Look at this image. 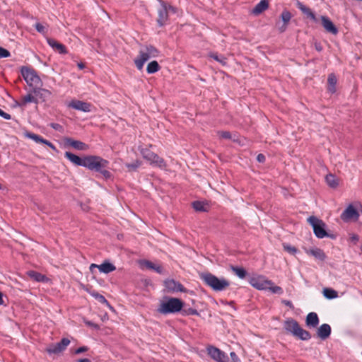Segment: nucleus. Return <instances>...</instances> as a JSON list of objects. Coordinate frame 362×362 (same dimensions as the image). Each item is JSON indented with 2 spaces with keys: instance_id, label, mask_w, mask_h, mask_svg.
<instances>
[{
  "instance_id": "f257e3e1",
  "label": "nucleus",
  "mask_w": 362,
  "mask_h": 362,
  "mask_svg": "<svg viewBox=\"0 0 362 362\" xmlns=\"http://www.w3.org/2000/svg\"><path fill=\"white\" fill-rule=\"evenodd\" d=\"M158 50L152 45L142 46L139 52V55L134 59V64L139 70H141L144 64L151 58L157 57Z\"/></svg>"
},
{
  "instance_id": "f03ea898",
  "label": "nucleus",
  "mask_w": 362,
  "mask_h": 362,
  "mask_svg": "<svg viewBox=\"0 0 362 362\" xmlns=\"http://www.w3.org/2000/svg\"><path fill=\"white\" fill-rule=\"evenodd\" d=\"M202 280L215 291H221L226 290L229 286L230 282L224 278H218L211 273H203L200 275Z\"/></svg>"
},
{
  "instance_id": "7ed1b4c3",
  "label": "nucleus",
  "mask_w": 362,
  "mask_h": 362,
  "mask_svg": "<svg viewBox=\"0 0 362 362\" xmlns=\"http://www.w3.org/2000/svg\"><path fill=\"white\" fill-rule=\"evenodd\" d=\"M284 328L286 332L291 334L301 340H308L311 338L310 334L301 328L298 322L293 318H288L284 321Z\"/></svg>"
},
{
  "instance_id": "20e7f679",
  "label": "nucleus",
  "mask_w": 362,
  "mask_h": 362,
  "mask_svg": "<svg viewBox=\"0 0 362 362\" xmlns=\"http://www.w3.org/2000/svg\"><path fill=\"white\" fill-rule=\"evenodd\" d=\"M182 307L183 303L179 298H168L160 303L158 312L165 315L175 313L180 311Z\"/></svg>"
},
{
  "instance_id": "39448f33",
  "label": "nucleus",
  "mask_w": 362,
  "mask_h": 362,
  "mask_svg": "<svg viewBox=\"0 0 362 362\" xmlns=\"http://www.w3.org/2000/svg\"><path fill=\"white\" fill-rule=\"evenodd\" d=\"M21 74L27 84L33 90L42 85V81L34 69L23 66L21 68Z\"/></svg>"
},
{
  "instance_id": "423d86ee",
  "label": "nucleus",
  "mask_w": 362,
  "mask_h": 362,
  "mask_svg": "<svg viewBox=\"0 0 362 362\" xmlns=\"http://www.w3.org/2000/svg\"><path fill=\"white\" fill-rule=\"evenodd\" d=\"M109 162L100 156H85L84 167L96 172L101 170V168H106Z\"/></svg>"
},
{
  "instance_id": "0eeeda50",
  "label": "nucleus",
  "mask_w": 362,
  "mask_h": 362,
  "mask_svg": "<svg viewBox=\"0 0 362 362\" xmlns=\"http://www.w3.org/2000/svg\"><path fill=\"white\" fill-rule=\"evenodd\" d=\"M308 222L312 226L314 233L318 238L328 236L325 230L326 225L322 220L315 216H310L308 218Z\"/></svg>"
},
{
  "instance_id": "6e6552de",
  "label": "nucleus",
  "mask_w": 362,
  "mask_h": 362,
  "mask_svg": "<svg viewBox=\"0 0 362 362\" xmlns=\"http://www.w3.org/2000/svg\"><path fill=\"white\" fill-rule=\"evenodd\" d=\"M141 153L143 158L148 160L151 165H153L160 168H165L166 167L165 160L148 149L142 148L141 150Z\"/></svg>"
},
{
  "instance_id": "1a4fd4ad",
  "label": "nucleus",
  "mask_w": 362,
  "mask_h": 362,
  "mask_svg": "<svg viewBox=\"0 0 362 362\" xmlns=\"http://www.w3.org/2000/svg\"><path fill=\"white\" fill-rule=\"evenodd\" d=\"M160 7L158 10V19L157 23L159 26L164 25L168 20V12H175V8L170 6L168 5L165 2L162 0H159Z\"/></svg>"
},
{
  "instance_id": "9d476101",
  "label": "nucleus",
  "mask_w": 362,
  "mask_h": 362,
  "mask_svg": "<svg viewBox=\"0 0 362 362\" xmlns=\"http://www.w3.org/2000/svg\"><path fill=\"white\" fill-rule=\"evenodd\" d=\"M249 283L258 290H267L268 286L272 284V281L266 279L264 276L259 275L251 277Z\"/></svg>"
},
{
  "instance_id": "9b49d317",
  "label": "nucleus",
  "mask_w": 362,
  "mask_h": 362,
  "mask_svg": "<svg viewBox=\"0 0 362 362\" xmlns=\"http://www.w3.org/2000/svg\"><path fill=\"white\" fill-rule=\"evenodd\" d=\"M359 218V213L352 204H349L341 214V218L344 222L356 221Z\"/></svg>"
},
{
  "instance_id": "f8f14e48",
  "label": "nucleus",
  "mask_w": 362,
  "mask_h": 362,
  "mask_svg": "<svg viewBox=\"0 0 362 362\" xmlns=\"http://www.w3.org/2000/svg\"><path fill=\"white\" fill-rule=\"evenodd\" d=\"M208 354L211 358L217 362H228V358L227 355L219 349L214 346H209L207 349Z\"/></svg>"
},
{
  "instance_id": "ddd939ff",
  "label": "nucleus",
  "mask_w": 362,
  "mask_h": 362,
  "mask_svg": "<svg viewBox=\"0 0 362 362\" xmlns=\"http://www.w3.org/2000/svg\"><path fill=\"white\" fill-rule=\"evenodd\" d=\"M98 268L101 273L109 274L116 269L114 264L109 262H104L103 264L98 265L96 264H91L89 269L91 273L94 272V269Z\"/></svg>"
},
{
  "instance_id": "4468645a",
  "label": "nucleus",
  "mask_w": 362,
  "mask_h": 362,
  "mask_svg": "<svg viewBox=\"0 0 362 362\" xmlns=\"http://www.w3.org/2000/svg\"><path fill=\"white\" fill-rule=\"evenodd\" d=\"M164 286L169 292H183L185 291L184 286L174 279H167L164 281Z\"/></svg>"
},
{
  "instance_id": "2eb2a0df",
  "label": "nucleus",
  "mask_w": 362,
  "mask_h": 362,
  "mask_svg": "<svg viewBox=\"0 0 362 362\" xmlns=\"http://www.w3.org/2000/svg\"><path fill=\"white\" fill-rule=\"evenodd\" d=\"M69 107L84 112H89L91 110V105L90 103L77 100H72L69 104Z\"/></svg>"
},
{
  "instance_id": "dca6fc26",
  "label": "nucleus",
  "mask_w": 362,
  "mask_h": 362,
  "mask_svg": "<svg viewBox=\"0 0 362 362\" xmlns=\"http://www.w3.org/2000/svg\"><path fill=\"white\" fill-rule=\"evenodd\" d=\"M320 18L322 25L327 32L332 33L333 35H337L338 33L337 28L334 25V23L327 16H322Z\"/></svg>"
},
{
  "instance_id": "f3484780",
  "label": "nucleus",
  "mask_w": 362,
  "mask_h": 362,
  "mask_svg": "<svg viewBox=\"0 0 362 362\" xmlns=\"http://www.w3.org/2000/svg\"><path fill=\"white\" fill-rule=\"evenodd\" d=\"M25 136L33 140L36 143H41V144H45V145L48 146L49 147H50L52 149H53L54 151L57 150L56 147L50 141L43 139L42 136H40L37 134L28 132L25 134Z\"/></svg>"
},
{
  "instance_id": "a211bd4d",
  "label": "nucleus",
  "mask_w": 362,
  "mask_h": 362,
  "mask_svg": "<svg viewBox=\"0 0 362 362\" xmlns=\"http://www.w3.org/2000/svg\"><path fill=\"white\" fill-rule=\"evenodd\" d=\"M65 144L80 151H86L88 149V146L86 144L71 138L65 139Z\"/></svg>"
},
{
  "instance_id": "6ab92c4d",
  "label": "nucleus",
  "mask_w": 362,
  "mask_h": 362,
  "mask_svg": "<svg viewBox=\"0 0 362 362\" xmlns=\"http://www.w3.org/2000/svg\"><path fill=\"white\" fill-rule=\"evenodd\" d=\"M331 334V327L328 324H322L317 330V334L321 339H326Z\"/></svg>"
},
{
  "instance_id": "aec40b11",
  "label": "nucleus",
  "mask_w": 362,
  "mask_h": 362,
  "mask_svg": "<svg viewBox=\"0 0 362 362\" xmlns=\"http://www.w3.org/2000/svg\"><path fill=\"white\" fill-rule=\"evenodd\" d=\"M47 42L48 45L56 52L59 54H65L66 53V49L65 46L59 42L56 41L52 38H47Z\"/></svg>"
},
{
  "instance_id": "412c9836",
  "label": "nucleus",
  "mask_w": 362,
  "mask_h": 362,
  "mask_svg": "<svg viewBox=\"0 0 362 362\" xmlns=\"http://www.w3.org/2000/svg\"><path fill=\"white\" fill-rule=\"evenodd\" d=\"M141 267L144 269L155 270L158 274H162L163 268L160 265H157L148 260H142L140 262Z\"/></svg>"
},
{
  "instance_id": "4be33fe9",
  "label": "nucleus",
  "mask_w": 362,
  "mask_h": 362,
  "mask_svg": "<svg viewBox=\"0 0 362 362\" xmlns=\"http://www.w3.org/2000/svg\"><path fill=\"white\" fill-rule=\"evenodd\" d=\"M65 157L69 160L72 163L78 166H83L85 163V157L80 158L79 156L71 153L66 152Z\"/></svg>"
},
{
  "instance_id": "5701e85b",
  "label": "nucleus",
  "mask_w": 362,
  "mask_h": 362,
  "mask_svg": "<svg viewBox=\"0 0 362 362\" xmlns=\"http://www.w3.org/2000/svg\"><path fill=\"white\" fill-rule=\"evenodd\" d=\"M297 7L308 18H310L312 21L317 23L318 21L314 13L311 11L310 8L305 6L300 1H297L296 3Z\"/></svg>"
},
{
  "instance_id": "b1692460",
  "label": "nucleus",
  "mask_w": 362,
  "mask_h": 362,
  "mask_svg": "<svg viewBox=\"0 0 362 362\" xmlns=\"http://www.w3.org/2000/svg\"><path fill=\"white\" fill-rule=\"evenodd\" d=\"M306 325L309 327H316L319 324V318L315 313H310L305 320Z\"/></svg>"
},
{
  "instance_id": "393cba45",
  "label": "nucleus",
  "mask_w": 362,
  "mask_h": 362,
  "mask_svg": "<svg viewBox=\"0 0 362 362\" xmlns=\"http://www.w3.org/2000/svg\"><path fill=\"white\" fill-rule=\"evenodd\" d=\"M269 7L268 0H261L252 9V13L255 15H259Z\"/></svg>"
},
{
  "instance_id": "a878e982",
  "label": "nucleus",
  "mask_w": 362,
  "mask_h": 362,
  "mask_svg": "<svg viewBox=\"0 0 362 362\" xmlns=\"http://www.w3.org/2000/svg\"><path fill=\"white\" fill-rule=\"evenodd\" d=\"M291 13L290 11L287 10L283 11V12L281 14V20L284 22V25L279 28V30L281 33H283L286 30L287 28V24L289 23L290 20L291 19Z\"/></svg>"
},
{
  "instance_id": "bb28decb",
  "label": "nucleus",
  "mask_w": 362,
  "mask_h": 362,
  "mask_svg": "<svg viewBox=\"0 0 362 362\" xmlns=\"http://www.w3.org/2000/svg\"><path fill=\"white\" fill-rule=\"evenodd\" d=\"M27 275L37 282H44L47 280V278L45 275L33 270L28 271Z\"/></svg>"
},
{
  "instance_id": "cd10ccee",
  "label": "nucleus",
  "mask_w": 362,
  "mask_h": 362,
  "mask_svg": "<svg viewBox=\"0 0 362 362\" xmlns=\"http://www.w3.org/2000/svg\"><path fill=\"white\" fill-rule=\"evenodd\" d=\"M306 252L308 255L313 256L315 258H316L317 259L324 260L325 259V254L321 249L313 248V249L307 250Z\"/></svg>"
},
{
  "instance_id": "c85d7f7f",
  "label": "nucleus",
  "mask_w": 362,
  "mask_h": 362,
  "mask_svg": "<svg viewBox=\"0 0 362 362\" xmlns=\"http://www.w3.org/2000/svg\"><path fill=\"white\" fill-rule=\"evenodd\" d=\"M327 82H328V88H327L328 91L332 93H334L336 91V88H335V86L337 83L336 76L333 74H329L328 76Z\"/></svg>"
},
{
  "instance_id": "c756f323",
  "label": "nucleus",
  "mask_w": 362,
  "mask_h": 362,
  "mask_svg": "<svg viewBox=\"0 0 362 362\" xmlns=\"http://www.w3.org/2000/svg\"><path fill=\"white\" fill-rule=\"evenodd\" d=\"M325 180L327 184L332 188H336L339 185L337 178L332 174L327 175L325 177Z\"/></svg>"
},
{
  "instance_id": "7c9ffc66",
  "label": "nucleus",
  "mask_w": 362,
  "mask_h": 362,
  "mask_svg": "<svg viewBox=\"0 0 362 362\" xmlns=\"http://www.w3.org/2000/svg\"><path fill=\"white\" fill-rule=\"evenodd\" d=\"M64 350V348L62 347V345L60 342L57 343L55 344H51L47 349V351L52 354H59Z\"/></svg>"
},
{
  "instance_id": "2f4dec72",
  "label": "nucleus",
  "mask_w": 362,
  "mask_h": 362,
  "mask_svg": "<svg viewBox=\"0 0 362 362\" xmlns=\"http://www.w3.org/2000/svg\"><path fill=\"white\" fill-rule=\"evenodd\" d=\"M323 296L327 299H334L338 297V293L329 288H325L322 291Z\"/></svg>"
},
{
  "instance_id": "473e14b6",
  "label": "nucleus",
  "mask_w": 362,
  "mask_h": 362,
  "mask_svg": "<svg viewBox=\"0 0 362 362\" xmlns=\"http://www.w3.org/2000/svg\"><path fill=\"white\" fill-rule=\"evenodd\" d=\"M160 66L156 61H152L147 65L146 71L148 74H154L160 70Z\"/></svg>"
},
{
  "instance_id": "72a5a7b5",
  "label": "nucleus",
  "mask_w": 362,
  "mask_h": 362,
  "mask_svg": "<svg viewBox=\"0 0 362 362\" xmlns=\"http://www.w3.org/2000/svg\"><path fill=\"white\" fill-rule=\"evenodd\" d=\"M230 269L240 279H244L247 275L246 270L243 267L231 266Z\"/></svg>"
},
{
  "instance_id": "f704fd0d",
  "label": "nucleus",
  "mask_w": 362,
  "mask_h": 362,
  "mask_svg": "<svg viewBox=\"0 0 362 362\" xmlns=\"http://www.w3.org/2000/svg\"><path fill=\"white\" fill-rule=\"evenodd\" d=\"M33 93L37 95L40 96L41 98L45 99L46 98L49 97L51 95L50 91L46 89H40L38 88H35L33 90Z\"/></svg>"
},
{
  "instance_id": "c9c22d12",
  "label": "nucleus",
  "mask_w": 362,
  "mask_h": 362,
  "mask_svg": "<svg viewBox=\"0 0 362 362\" xmlns=\"http://www.w3.org/2000/svg\"><path fill=\"white\" fill-rule=\"evenodd\" d=\"M28 103H37L38 101L35 97H34L31 94H28L22 98L21 105H25Z\"/></svg>"
},
{
  "instance_id": "e433bc0d",
  "label": "nucleus",
  "mask_w": 362,
  "mask_h": 362,
  "mask_svg": "<svg viewBox=\"0 0 362 362\" xmlns=\"http://www.w3.org/2000/svg\"><path fill=\"white\" fill-rule=\"evenodd\" d=\"M267 290H269L273 293H277L279 295H281L284 293L282 288L275 286L272 281V284L268 286Z\"/></svg>"
},
{
  "instance_id": "4c0bfd02",
  "label": "nucleus",
  "mask_w": 362,
  "mask_h": 362,
  "mask_svg": "<svg viewBox=\"0 0 362 362\" xmlns=\"http://www.w3.org/2000/svg\"><path fill=\"white\" fill-rule=\"evenodd\" d=\"M192 206L197 211H205L206 210L205 204L202 202H194Z\"/></svg>"
},
{
  "instance_id": "58836bf2",
  "label": "nucleus",
  "mask_w": 362,
  "mask_h": 362,
  "mask_svg": "<svg viewBox=\"0 0 362 362\" xmlns=\"http://www.w3.org/2000/svg\"><path fill=\"white\" fill-rule=\"evenodd\" d=\"M141 165V162L139 160H136L132 163H127L126 167L129 169V171H133L136 170Z\"/></svg>"
},
{
  "instance_id": "ea45409f",
  "label": "nucleus",
  "mask_w": 362,
  "mask_h": 362,
  "mask_svg": "<svg viewBox=\"0 0 362 362\" xmlns=\"http://www.w3.org/2000/svg\"><path fill=\"white\" fill-rule=\"evenodd\" d=\"M283 247L285 251H286L291 255H295L298 251L296 247L291 246L287 243H283Z\"/></svg>"
},
{
  "instance_id": "a19ab883",
  "label": "nucleus",
  "mask_w": 362,
  "mask_h": 362,
  "mask_svg": "<svg viewBox=\"0 0 362 362\" xmlns=\"http://www.w3.org/2000/svg\"><path fill=\"white\" fill-rule=\"evenodd\" d=\"M211 57H213L215 60L222 64L223 65H225L226 64V59L223 57H219L218 55L215 54H211Z\"/></svg>"
},
{
  "instance_id": "79ce46f5",
  "label": "nucleus",
  "mask_w": 362,
  "mask_h": 362,
  "mask_svg": "<svg viewBox=\"0 0 362 362\" xmlns=\"http://www.w3.org/2000/svg\"><path fill=\"white\" fill-rule=\"evenodd\" d=\"M35 27L36 30L40 33L45 34L47 31L46 28L42 24H41L40 23H37L35 25Z\"/></svg>"
},
{
  "instance_id": "37998d69",
  "label": "nucleus",
  "mask_w": 362,
  "mask_h": 362,
  "mask_svg": "<svg viewBox=\"0 0 362 362\" xmlns=\"http://www.w3.org/2000/svg\"><path fill=\"white\" fill-rule=\"evenodd\" d=\"M218 134L222 139H231V135L229 132H218Z\"/></svg>"
},
{
  "instance_id": "c03bdc74",
  "label": "nucleus",
  "mask_w": 362,
  "mask_h": 362,
  "mask_svg": "<svg viewBox=\"0 0 362 362\" xmlns=\"http://www.w3.org/2000/svg\"><path fill=\"white\" fill-rule=\"evenodd\" d=\"M9 56L10 52L7 49L0 47V57H8Z\"/></svg>"
},
{
  "instance_id": "a18cd8bd",
  "label": "nucleus",
  "mask_w": 362,
  "mask_h": 362,
  "mask_svg": "<svg viewBox=\"0 0 362 362\" xmlns=\"http://www.w3.org/2000/svg\"><path fill=\"white\" fill-rule=\"evenodd\" d=\"M98 172H100L105 178H109L111 176V173L105 168H101V170H99Z\"/></svg>"
},
{
  "instance_id": "49530a36",
  "label": "nucleus",
  "mask_w": 362,
  "mask_h": 362,
  "mask_svg": "<svg viewBox=\"0 0 362 362\" xmlns=\"http://www.w3.org/2000/svg\"><path fill=\"white\" fill-rule=\"evenodd\" d=\"M60 344L62 345V347L65 349L66 346L70 344V340L66 338H63L61 340Z\"/></svg>"
},
{
  "instance_id": "de8ad7c7",
  "label": "nucleus",
  "mask_w": 362,
  "mask_h": 362,
  "mask_svg": "<svg viewBox=\"0 0 362 362\" xmlns=\"http://www.w3.org/2000/svg\"><path fill=\"white\" fill-rule=\"evenodd\" d=\"M0 116L5 119H10L11 118L9 114L4 112L1 109H0Z\"/></svg>"
},
{
  "instance_id": "09e8293b",
  "label": "nucleus",
  "mask_w": 362,
  "mask_h": 362,
  "mask_svg": "<svg viewBox=\"0 0 362 362\" xmlns=\"http://www.w3.org/2000/svg\"><path fill=\"white\" fill-rule=\"evenodd\" d=\"M88 350V348L86 346H81L77 349L75 351L76 354H79L81 353H83L84 351H86Z\"/></svg>"
},
{
  "instance_id": "8fccbe9b",
  "label": "nucleus",
  "mask_w": 362,
  "mask_h": 362,
  "mask_svg": "<svg viewBox=\"0 0 362 362\" xmlns=\"http://www.w3.org/2000/svg\"><path fill=\"white\" fill-rule=\"evenodd\" d=\"M230 356L233 362H240L239 358L234 352L230 353Z\"/></svg>"
},
{
  "instance_id": "3c124183",
  "label": "nucleus",
  "mask_w": 362,
  "mask_h": 362,
  "mask_svg": "<svg viewBox=\"0 0 362 362\" xmlns=\"http://www.w3.org/2000/svg\"><path fill=\"white\" fill-rule=\"evenodd\" d=\"M257 160L259 163H264L265 161V156L263 154L260 153L257 156Z\"/></svg>"
},
{
  "instance_id": "603ef678",
  "label": "nucleus",
  "mask_w": 362,
  "mask_h": 362,
  "mask_svg": "<svg viewBox=\"0 0 362 362\" xmlns=\"http://www.w3.org/2000/svg\"><path fill=\"white\" fill-rule=\"evenodd\" d=\"M282 303L290 308H293V304L290 300H283Z\"/></svg>"
},
{
  "instance_id": "864d4df0",
  "label": "nucleus",
  "mask_w": 362,
  "mask_h": 362,
  "mask_svg": "<svg viewBox=\"0 0 362 362\" xmlns=\"http://www.w3.org/2000/svg\"><path fill=\"white\" fill-rule=\"evenodd\" d=\"M95 298H98L100 302H103V301H106L105 298H104V296H103L102 295H100V294H96L95 296Z\"/></svg>"
},
{
  "instance_id": "5fc2aeb1",
  "label": "nucleus",
  "mask_w": 362,
  "mask_h": 362,
  "mask_svg": "<svg viewBox=\"0 0 362 362\" xmlns=\"http://www.w3.org/2000/svg\"><path fill=\"white\" fill-rule=\"evenodd\" d=\"M187 314L189 315H198V312L194 310V309H189V310L187 311Z\"/></svg>"
},
{
  "instance_id": "6e6d98bb",
  "label": "nucleus",
  "mask_w": 362,
  "mask_h": 362,
  "mask_svg": "<svg viewBox=\"0 0 362 362\" xmlns=\"http://www.w3.org/2000/svg\"><path fill=\"white\" fill-rule=\"evenodd\" d=\"M351 240L353 241V242H357L358 240V236L357 235H355V234H353L351 236Z\"/></svg>"
},
{
  "instance_id": "4d7b16f0",
  "label": "nucleus",
  "mask_w": 362,
  "mask_h": 362,
  "mask_svg": "<svg viewBox=\"0 0 362 362\" xmlns=\"http://www.w3.org/2000/svg\"><path fill=\"white\" fill-rule=\"evenodd\" d=\"M4 301L3 299V294L1 292H0V305H4Z\"/></svg>"
},
{
  "instance_id": "13d9d810",
  "label": "nucleus",
  "mask_w": 362,
  "mask_h": 362,
  "mask_svg": "<svg viewBox=\"0 0 362 362\" xmlns=\"http://www.w3.org/2000/svg\"><path fill=\"white\" fill-rule=\"evenodd\" d=\"M51 127H52V128H54V129H57L60 127V125H59V124H54V123H52V124H51Z\"/></svg>"
},
{
  "instance_id": "bf43d9fd",
  "label": "nucleus",
  "mask_w": 362,
  "mask_h": 362,
  "mask_svg": "<svg viewBox=\"0 0 362 362\" xmlns=\"http://www.w3.org/2000/svg\"><path fill=\"white\" fill-rule=\"evenodd\" d=\"M78 67L80 69H83L85 67V65H84L83 63H78Z\"/></svg>"
},
{
  "instance_id": "052dcab7",
  "label": "nucleus",
  "mask_w": 362,
  "mask_h": 362,
  "mask_svg": "<svg viewBox=\"0 0 362 362\" xmlns=\"http://www.w3.org/2000/svg\"><path fill=\"white\" fill-rule=\"evenodd\" d=\"M78 362H91V361L88 358H83V359H80L78 361Z\"/></svg>"
},
{
  "instance_id": "680f3d73",
  "label": "nucleus",
  "mask_w": 362,
  "mask_h": 362,
  "mask_svg": "<svg viewBox=\"0 0 362 362\" xmlns=\"http://www.w3.org/2000/svg\"><path fill=\"white\" fill-rule=\"evenodd\" d=\"M316 49L318 50V51H321V47H318V46H316Z\"/></svg>"
},
{
  "instance_id": "e2e57ef3",
  "label": "nucleus",
  "mask_w": 362,
  "mask_h": 362,
  "mask_svg": "<svg viewBox=\"0 0 362 362\" xmlns=\"http://www.w3.org/2000/svg\"><path fill=\"white\" fill-rule=\"evenodd\" d=\"M361 250H362V245H361Z\"/></svg>"
}]
</instances>
